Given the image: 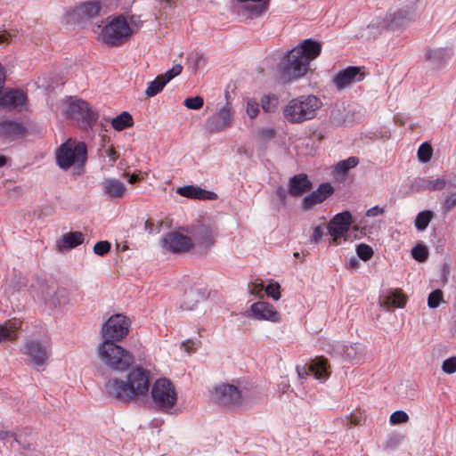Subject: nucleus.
<instances>
[{"label": "nucleus", "instance_id": "1", "mask_svg": "<svg viewBox=\"0 0 456 456\" xmlns=\"http://www.w3.org/2000/svg\"><path fill=\"white\" fill-rule=\"evenodd\" d=\"M150 384V372L135 366L129 369L122 377L110 379L105 384V389L112 397L132 402L147 396Z\"/></svg>", "mask_w": 456, "mask_h": 456}, {"label": "nucleus", "instance_id": "2", "mask_svg": "<svg viewBox=\"0 0 456 456\" xmlns=\"http://www.w3.org/2000/svg\"><path fill=\"white\" fill-rule=\"evenodd\" d=\"M139 16L134 14H112L94 27L97 39L110 45H119L128 41L142 28Z\"/></svg>", "mask_w": 456, "mask_h": 456}, {"label": "nucleus", "instance_id": "3", "mask_svg": "<svg viewBox=\"0 0 456 456\" xmlns=\"http://www.w3.org/2000/svg\"><path fill=\"white\" fill-rule=\"evenodd\" d=\"M322 52V45L312 39H305L284 56L281 67L289 78L298 79L309 71L310 62Z\"/></svg>", "mask_w": 456, "mask_h": 456}, {"label": "nucleus", "instance_id": "4", "mask_svg": "<svg viewBox=\"0 0 456 456\" xmlns=\"http://www.w3.org/2000/svg\"><path fill=\"white\" fill-rule=\"evenodd\" d=\"M210 398L217 405L234 409L242 405H251L257 400L252 401L249 392H244L238 384L226 381L215 384L210 390Z\"/></svg>", "mask_w": 456, "mask_h": 456}, {"label": "nucleus", "instance_id": "5", "mask_svg": "<svg viewBox=\"0 0 456 456\" xmlns=\"http://www.w3.org/2000/svg\"><path fill=\"white\" fill-rule=\"evenodd\" d=\"M322 107V100L314 94L291 99L283 108L284 118L292 124H301L314 118Z\"/></svg>", "mask_w": 456, "mask_h": 456}, {"label": "nucleus", "instance_id": "6", "mask_svg": "<svg viewBox=\"0 0 456 456\" xmlns=\"http://www.w3.org/2000/svg\"><path fill=\"white\" fill-rule=\"evenodd\" d=\"M98 360L114 370H124L134 362L132 354L110 339H104L96 348Z\"/></svg>", "mask_w": 456, "mask_h": 456}, {"label": "nucleus", "instance_id": "7", "mask_svg": "<svg viewBox=\"0 0 456 456\" xmlns=\"http://www.w3.org/2000/svg\"><path fill=\"white\" fill-rule=\"evenodd\" d=\"M413 8L401 4L389 8L385 13L372 20L369 28H389L397 30L404 28L414 20Z\"/></svg>", "mask_w": 456, "mask_h": 456}, {"label": "nucleus", "instance_id": "8", "mask_svg": "<svg viewBox=\"0 0 456 456\" xmlns=\"http://www.w3.org/2000/svg\"><path fill=\"white\" fill-rule=\"evenodd\" d=\"M86 160V147L84 142L67 140L56 152L57 165L61 169L72 167L79 172Z\"/></svg>", "mask_w": 456, "mask_h": 456}, {"label": "nucleus", "instance_id": "9", "mask_svg": "<svg viewBox=\"0 0 456 456\" xmlns=\"http://www.w3.org/2000/svg\"><path fill=\"white\" fill-rule=\"evenodd\" d=\"M151 395L154 404L161 411L168 413L178 411V392L171 380L158 379L151 386Z\"/></svg>", "mask_w": 456, "mask_h": 456}, {"label": "nucleus", "instance_id": "10", "mask_svg": "<svg viewBox=\"0 0 456 456\" xmlns=\"http://www.w3.org/2000/svg\"><path fill=\"white\" fill-rule=\"evenodd\" d=\"M57 110L64 117L81 122L84 125H88L96 118L94 112L90 109L88 103L76 97H67L60 101Z\"/></svg>", "mask_w": 456, "mask_h": 456}, {"label": "nucleus", "instance_id": "11", "mask_svg": "<svg viewBox=\"0 0 456 456\" xmlns=\"http://www.w3.org/2000/svg\"><path fill=\"white\" fill-rule=\"evenodd\" d=\"M131 321L122 314L111 315L102 325V335L104 339L120 341L127 336Z\"/></svg>", "mask_w": 456, "mask_h": 456}, {"label": "nucleus", "instance_id": "12", "mask_svg": "<svg viewBox=\"0 0 456 456\" xmlns=\"http://www.w3.org/2000/svg\"><path fill=\"white\" fill-rule=\"evenodd\" d=\"M22 352L32 364L40 366L50 356L51 349L49 344L45 340L29 339L24 344Z\"/></svg>", "mask_w": 456, "mask_h": 456}, {"label": "nucleus", "instance_id": "13", "mask_svg": "<svg viewBox=\"0 0 456 456\" xmlns=\"http://www.w3.org/2000/svg\"><path fill=\"white\" fill-rule=\"evenodd\" d=\"M364 79V73L359 67H347L338 71L332 77V84L338 91L353 86Z\"/></svg>", "mask_w": 456, "mask_h": 456}, {"label": "nucleus", "instance_id": "14", "mask_svg": "<svg viewBox=\"0 0 456 456\" xmlns=\"http://www.w3.org/2000/svg\"><path fill=\"white\" fill-rule=\"evenodd\" d=\"M352 224V215L349 211L337 214L329 223L327 228L334 244H339L340 240L348 232Z\"/></svg>", "mask_w": 456, "mask_h": 456}, {"label": "nucleus", "instance_id": "15", "mask_svg": "<svg viewBox=\"0 0 456 456\" xmlns=\"http://www.w3.org/2000/svg\"><path fill=\"white\" fill-rule=\"evenodd\" d=\"M163 245L172 252H184L193 248V241L184 231H175L164 237Z\"/></svg>", "mask_w": 456, "mask_h": 456}, {"label": "nucleus", "instance_id": "16", "mask_svg": "<svg viewBox=\"0 0 456 456\" xmlns=\"http://www.w3.org/2000/svg\"><path fill=\"white\" fill-rule=\"evenodd\" d=\"M249 316L257 321L273 323L280 322L281 320V315L276 308L265 301H257L252 304L249 308Z\"/></svg>", "mask_w": 456, "mask_h": 456}, {"label": "nucleus", "instance_id": "17", "mask_svg": "<svg viewBox=\"0 0 456 456\" xmlns=\"http://www.w3.org/2000/svg\"><path fill=\"white\" fill-rule=\"evenodd\" d=\"M232 108L226 104L216 111L207 120V128L210 132H219L228 127L232 121Z\"/></svg>", "mask_w": 456, "mask_h": 456}, {"label": "nucleus", "instance_id": "18", "mask_svg": "<svg viewBox=\"0 0 456 456\" xmlns=\"http://www.w3.org/2000/svg\"><path fill=\"white\" fill-rule=\"evenodd\" d=\"M334 192V188L330 183H323L302 200L304 210L313 209L315 206L322 204Z\"/></svg>", "mask_w": 456, "mask_h": 456}, {"label": "nucleus", "instance_id": "19", "mask_svg": "<svg viewBox=\"0 0 456 456\" xmlns=\"http://www.w3.org/2000/svg\"><path fill=\"white\" fill-rule=\"evenodd\" d=\"M183 70V67L180 64H175L171 69L167 70L163 75L158 76L154 80L148 84L145 90V94L148 97H153L162 91L164 86L174 77L180 75Z\"/></svg>", "mask_w": 456, "mask_h": 456}, {"label": "nucleus", "instance_id": "20", "mask_svg": "<svg viewBox=\"0 0 456 456\" xmlns=\"http://www.w3.org/2000/svg\"><path fill=\"white\" fill-rule=\"evenodd\" d=\"M102 10V4L97 0H91L82 3L71 11V19L74 21H80L84 19H92L97 17Z\"/></svg>", "mask_w": 456, "mask_h": 456}, {"label": "nucleus", "instance_id": "21", "mask_svg": "<svg viewBox=\"0 0 456 456\" xmlns=\"http://www.w3.org/2000/svg\"><path fill=\"white\" fill-rule=\"evenodd\" d=\"M190 237L192 239L193 247L197 246L201 249H207L215 243L216 233L211 227L200 225L191 232Z\"/></svg>", "mask_w": 456, "mask_h": 456}, {"label": "nucleus", "instance_id": "22", "mask_svg": "<svg viewBox=\"0 0 456 456\" xmlns=\"http://www.w3.org/2000/svg\"><path fill=\"white\" fill-rule=\"evenodd\" d=\"M102 193L108 198L119 200L128 194V189L117 178H106L102 182Z\"/></svg>", "mask_w": 456, "mask_h": 456}, {"label": "nucleus", "instance_id": "23", "mask_svg": "<svg viewBox=\"0 0 456 456\" xmlns=\"http://www.w3.org/2000/svg\"><path fill=\"white\" fill-rule=\"evenodd\" d=\"M407 302V297L402 289H389L387 293L380 297L379 305L380 307L390 309L403 308Z\"/></svg>", "mask_w": 456, "mask_h": 456}, {"label": "nucleus", "instance_id": "24", "mask_svg": "<svg viewBox=\"0 0 456 456\" xmlns=\"http://www.w3.org/2000/svg\"><path fill=\"white\" fill-rule=\"evenodd\" d=\"M26 94L20 90L5 88L0 90V106L19 107L26 102Z\"/></svg>", "mask_w": 456, "mask_h": 456}, {"label": "nucleus", "instance_id": "25", "mask_svg": "<svg viewBox=\"0 0 456 456\" xmlns=\"http://www.w3.org/2000/svg\"><path fill=\"white\" fill-rule=\"evenodd\" d=\"M176 192L185 198L197 200H216L217 195L213 191H205L198 186L187 185L178 187Z\"/></svg>", "mask_w": 456, "mask_h": 456}, {"label": "nucleus", "instance_id": "26", "mask_svg": "<svg viewBox=\"0 0 456 456\" xmlns=\"http://www.w3.org/2000/svg\"><path fill=\"white\" fill-rule=\"evenodd\" d=\"M308 370L321 382L326 381L330 374L328 361L323 357H317L313 360L308 366Z\"/></svg>", "mask_w": 456, "mask_h": 456}, {"label": "nucleus", "instance_id": "27", "mask_svg": "<svg viewBox=\"0 0 456 456\" xmlns=\"http://www.w3.org/2000/svg\"><path fill=\"white\" fill-rule=\"evenodd\" d=\"M312 183L305 175H298L289 180V193L292 196H300L310 191Z\"/></svg>", "mask_w": 456, "mask_h": 456}, {"label": "nucleus", "instance_id": "28", "mask_svg": "<svg viewBox=\"0 0 456 456\" xmlns=\"http://www.w3.org/2000/svg\"><path fill=\"white\" fill-rule=\"evenodd\" d=\"M20 327L18 321H7L0 324V343L12 341L17 338V331Z\"/></svg>", "mask_w": 456, "mask_h": 456}, {"label": "nucleus", "instance_id": "29", "mask_svg": "<svg viewBox=\"0 0 456 456\" xmlns=\"http://www.w3.org/2000/svg\"><path fill=\"white\" fill-rule=\"evenodd\" d=\"M84 241V235L80 232H71L63 234L61 242L60 244L61 248H72L81 245Z\"/></svg>", "mask_w": 456, "mask_h": 456}, {"label": "nucleus", "instance_id": "30", "mask_svg": "<svg viewBox=\"0 0 456 456\" xmlns=\"http://www.w3.org/2000/svg\"><path fill=\"white\" fill-rule=\"evenodd\" d=\"M238 2H252L254 5L248 6V11L252 16L259 17L263 15L269 8L270 0H237Z\"/></svg>", "mask_w": 456, "mask_h": 456}, {"label": "nucleus", "instance_id": "31", "mask_svg": "<svg viewBox=\"0 0 456 456\" xmlns=\"http://www.w3.org/2000/svg\"><path fill=\"white\" fill-rule=\"evenodd\" d=\"M133 124V118L126 111L122 112L120 115L117 116L111 120V126L117 131H121L125 128L131 127Z\"/></svg>", "mask_w": 456, "mask_h": 456}, {"label": "nucleus", "instance_id": "32", "mask_svg": "<svg viewBox=\"0 0 456 456\" xmlns=\"http://www.w3.org/2000/svg\"><path fill=\"white\" fill-rule=\"evenodd\" d=\"M260 102L262 109L265 112H274L280 105L279 97L273 94L264 95Z\"/></svg>", "mask_w": 456, "mask_h": 456}, {"label": "nucleus", "instance_id": "33", "mask_svg": "<svg viewBox=\"0 0 456 456\" xmlns=\"http://www.w3.org/2000/svg\"><path fill=\"white\" fill-rule=\"evenodd\" d=\"M359 163L356 157H350L346 159L338 162L334 166V172L336 175H344L351 168L355 167Z\"/></svg>", "mask_w": 456, "mask_h": 456}, {"label": "nucleus", "instance_id": "34", "mask_svg": "<svg viewBox=\"0 0 456 456\" xmlns=\"http://www.w3.org/2000/svg\"><path fill=\"white\" fill-rule=\"evenodd\" d=\"M433 218V212L424 210L419 212L414 221L415 227L418 231H424Z\"/></svg>", "mask_w": 456, "mask_h": 456}, {"label": "nucleus", "instance_id": "35", "mask_svg": "<svg viewBox=\"0 0 456 456\" xmlns=\"http://www.w3.org/2000/svg\"><path fill=\"white\" fill-rule=\"evenodd\" d=\"M433 154V149L432 147L425 142L422 143L417 151L418 159L422 163H427L431 159Z\"/></svg>", "mask_w": 456, "mask_h": 456}, {"label": "nucleus", "instance_id": "36", "mask_svg": "<svg viewBox=\"0 0 456 456\" xmlns=\"http://www.w3.org/2000/svg\"><path fill=\"white\" fill-rule=\"evenodd\" d=\"M411 256L415 260L419 262H424L428 259V249L427 246L423 244H418L412 248Z\"/></svg>", "mask_w": 456, "mask_h": 456}, {"label": "nucleus", "instance_id": "37", "mask_svg": "<svg viewBox=\"0 0 456 456\" xmlns=\"http://www.w3.org/2000/svg\"><path fill=\"white\" fill-rule=\"evenodd\" d=\"M245 112L250 119L256 118L259 113L258 102L251 98L247 99Z\"/></svg>", "mask_w": 456, "mask_h": 456}, {"label": "nucleus", "instance_id": "38", "mask_svg": "<svg viewBox=\"0 0 456 456\" xmlns=\"http://www.w3.org/2000/svg\"><path fill=\"white\" fill-rule=\"evenodd\" d=\"M444 302V295L440 289L432 291L428 297V305L429 308H436Z\"/></svg>", "mask_w": 456, "mask_h": 456}, {"label": "nucleus", "instance_id": "39", "mask_svg": "<svg viewBox=\"0 0 456 456\" xmlns=\"http://www.w3.org/2000/svg\"><path fill=\"white\" fill-rule=\"evenodd\" d=\"M446 185L444 178L428 179L424 183V188L429 191H440Z\"/></svg>", "mask_w": 456, "mask_h": 456}, {"label": "nucleus", "instance_id": "40", "mask_svg": "<svg viewBox=\"0 0 456 456\" xmlns=\"http://www.w3.org/2000/svg\"><path fill=\"white\" fill-rule=\"evenodd\" d=\"M281 286L278 282L271 281L265 287V293L273 300L278 301L281 298Z\"/></svg>", "mask_w": 456, "mask_h": 456}, {"label": "nucleus", "instance_id": "41", "mask_svg": "<svg viewBox=\"0 0 456 456\" xmlns=\"http://www.w3.org/2000/svg\"><path fill=\"white\" fill-rule=\"evenodd\" d=\"M356 253L362 260L368 261L373 256V249L369 245L362 243L356 247Z\"/></svg>", "mask_w": 456, "mask_h": 456}, {"label": "nucleus", "instance_id": "42", "mask_svg": "<svg viewBox=\"0 0 456 456\" xmlns=\"http://www.w3.org/2000/svg\"><path fill=\"white\" fill-rule=\"evenodd\" d=\"M204 101L201 96L186 98L183 105L190 110H200L203 106Z\"/></svg>", "mask_w": 456, "mask_h": 456}, {"label": "nucleus", "instance_id": "43", "mask_svg": "<svg viewBox=\"0 0 456 456\" xmlns=\"http://www.w3.org/2000/svg\"><path fill=\"white\" fill-rule=\"evenodd\" d=\"M408 420H409V416L403 411H395L390 415V418H389V421L392 425L405 423Z\"/></svg>", "mask_w": 456, "mask_h": 456}, {"label": "nucleus", "instance_id": "44", "mask_svg": "<svg viewBox=\"0 0 456 456\" xmlns=\"http://www.w3.org/2000/svg\"><path fill=\"white\" fill-rule=\"evenodd\" d=\"M200 342L193 339H186L182 342L180 347L187 354H191L199 348Z\"/></svg>", "mask_w": 456, "mask_h": 456}, {"label": "nucleus", "instance_id": "45", "mask_svg": "<svg viewBox=\"0 0 456 456\" xmlns=\"http://www.w3.org/2000/svg\"><path fill=\"white\" fill-rule=\"evenodd\" d=\"M442 370L445 374H453L456 372V356L449 357L442 362Z\"/></svg>", "mask_w": 456, "mask_h": 456}, {"label": "nucleus", "instance_id": "46", "mask_svg": "<svg viewBox=\"0 0 456 456\" xmlns=\"http://www.w3.org/2000/svg\"><path fill=\"white\" fill-rule=\"evenodd\" d=\"M110 243L107 240H101L94 246V253L98 256H104L110 250Z\"/></svg>", "mask_w": 456, "mask_h": 456}, {"label": "nucleus", "instance_id": "47", "mask_svg": "<svg viewBox=\"0 0 456 456\" xmlns=\"http://www.w3.org/2000/svg\"><path fill=\"white\" fill-rule=\"evenodd\" d=\"M324 225H315L313 227V233L311 235V240L317 243L319 242L322 236L324 235Z\"/></svg>", "mask_w": 456, "mask_h": 456}, {"label": "nucleus", "instance_id": "48", "mask_svg": "<svg viewBox=\"0 0 456 456\" xmlns=\"http://www.w3.org/2000/svg\"><path fill=\"white\" fill-rule=\"evenodd\" d=\"M444 208L450 211L456 206V191L448 194L443 203Z\"/></svg>", "mask_w": 456, "mask_h": 456}, {"label": "nucleus", "instance_id": "49", "mask_svg": "<svg viewBox=\"0 0 456 456\" xmlns=\"http://www.w3.org/2000/svg\"><path fill=\"white\" fill-rule=\"evenodd\" d=\"M383 213H384L383 208H381L378 206H375L367 210L366 216H370V217L378 216L383 215Z\"/></svg>", "mask_w": 456, "mask_h": 456}, {"label": "nucleus", "instance_id": "50", "mask_svg": "<svg viewBox=\"0 0 456 456\" xmlns=\"http://www.w3.org/2000/svg\"><path fill=\"white\" fill-rule=\"evenodd\" d=\"M297 375H298L299 378L305 379L308 375V372H310V371L308 370V367L297 366Z\"/></svg>", "mask_w": 456, "mask_h": 456}, {"label": "nucleus", "instance_id": "51", "mask_svg": "<svg viewBox=\"0 0 456 456\" xmlns=\"http://www.w3.org/2000/svg\"><path fill=\"white\" fill-rule=\"evenodd\" d=\"M11 36L6 31L0 32V45H7L10 43Z\"/></svg>", "mask_w": 456, "mask_h": 456}, {"label": "nucleus", "instance_id": "52", "mask_svg": "<svg viewBox=\"0 0 456 456\" xmlns=\"http://www.w3.org/2000/svg\"><path fill=\"white\" fill-rule=\"evenodd\" d=\"M106 153H107L108 157L110 158V159L111 161H113V162H114V161L117 159V158H118L116 151H114V149H112V148H109V149L106 151Z\"/></svg>", "mask_w": 456, "mask_h": 456}, {"label": "nucleus", "instance_id": "53", "mask_svg": "<svg viewBox=\"0 0 456 456\" xmlns=\"http://www.w3.org/2000/svg\"><path fill=\"white\" fill-rule=\"evenodd\" d=\"M347 265H348L349 268L358 269L359 262H358V260L356 258H352V259L349 260Z\"/></svg>", "mask_w": 456, "mask_h": 456}, {"label": "nucleus", "instance_id": "54", "mask_svg": "<svg viewBox=\"0 0 456 456\" xmlns=\"http://www.w3.org/2000/svg\"><path fill=\"white\" fill-rule=\"evenodd\" d=\"M9 161V159L8 157H6L5 155H2L0 154V167L5 166Z\"/></svg>", "mask_w": 456, "mask_h": 456}, {"label": "nucleus", "instance_id": "55", "mask_svg": "<svg viewBox=\"0 0 456 456\" xmlns=\"http://www.w3.org/2000/svg\"><path fill=\"white\" fill-rule=\"evenodd\" d=\"M263 285L261 283L259 284H254L253 289H251V293H258L262 290Z\"/></svg>", "mask_w": 456, "mask_h": 456}, {"label": "nucleus", "instance_id": "56", "mask_svg": "<svg viewBox=\"0 0 456 456\" xmlns=\"http://www.w3.org/2000/svg\"><path fill=\"white\" fill-rule=\"evenodd\" d=\"M140 180L139 176L135 174H133L128 178V183H134Z\"/></svg>", "mask_w": 456, "mask_h": 456}, {"label": "nucleus", "instance_id": "57", "mask_svg": "<svg viewBox=\"0 0 456 456\" xmlns=\"http://www.w3.org/2000/svg\"><path fill=\"white\" fill-rule=\"evenodd\" d=\"M350 421L352 424H359L360 423V418L356 416H351Z\"/></svg>", "mask_w": 456, "mask_h": 456}, {"label": "nucleus", "instance_id": "58", "mask_svg": "<svg viewBox=\"0 0 456 456\" xmlns=\"http://www.w3.org/2000/svg\"><path fill=\"white\" fill-rule=\"evenodd\" d=\"M3 77H4V70H3L2 65L0 64V84L2 83Z\"/></svg>", "mask_w": 456, "mask_h": 456}, {"label": "nucleus", "instance_id": "59", "mask_svg": "<svg viewBox=\"0 0 456 456\" xmlns=\"http://www.w3.org/2000/svg\"><path fill=\"white\" fill-rule=\"evenodd\" d=\"M333 119H334L337 123H339V124H340V123H345V121H344V120L342 121V120L338 119V118L335 117V115H334V114H333Z\"/></svg>", "mask_w": 456, "mask_h": 456}]
</instances>
